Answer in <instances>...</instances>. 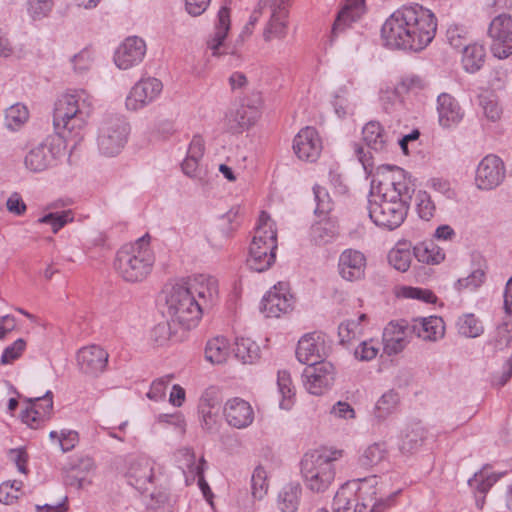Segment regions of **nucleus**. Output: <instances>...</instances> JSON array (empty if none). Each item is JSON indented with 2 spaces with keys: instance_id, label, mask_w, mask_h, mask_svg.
Masks as SVG:
<instances>
[{
  "instance_id": "obj_1",
  "label": "nucleus",
  "mask_w": 512,
  "mask_h": 512,
  "mask_svg": "<svg viewBox=\"0 0 512 512\" xmlns=\"http://www.w3.org/2000/svg\"><path fill=\"white\" fill-rule=\"evenodd\" d=\"M93 110L92 97L83 89L61 95L55 102L53 125L58 136L47 137L37 144H30L25 160H56L66 155L65 139L74 141L76 149L83 139L84 130Z\"/></svg>"
},
{
  "instance_id": "obj_2",
  "label": "nucleus",
  "mask_w": 512,
  "mask_h": 512,
  "mask_svg": "<svg viewBox=\"0 0 512 512\" xmlns=\"http://www.w3.org/2000/svg\"><path fill=\"white\" fill-rule=\"evenodd\" d=\"M436 30L434 14L414 3L394 11L383 24L381 36L390 48L421 51L434 39Z\"/></svg>"
},
{
  "instance_id": "obj_3",
  "label": "nucleus",
  "mask_w": 512,
  "mask_h": 512,
  "mask_svg": "<svg viewBox=\"0 0 512 512\" xmlns=\"http://www.w3.org/2000/svg\"><path fill=\"white\" fill-rule=\"evenodd\" d=\"M150 236L139 238L134 243L122 246L116 253L114 268L126 282H142L151 273L155 261L149 246Z\"/></svg>"
},
{
  "instance_id": "obj_4",
  "label": "nucleus",
  "mask_w": 512,
  "mask_h": 512,
  "mask_svg": "<svg viewBox=\"0 0 512 512\" xmlns=\"http://www.w3.org/2000/svg\"><path fill=\"white\" fill-rule=\"evenodd\" d=\"M344 451L333 447H321L308 451L301 460V474L307 488L321 493L335 479L334 463L343 457Z\"/></svg>"
},
{
  "instance_id": "obj_5",
  "label": "nucleus",
  "mask_w": 512,
  "mask_h": 512,
  "mask_svg": "<svg viewBox=\"0 0 512 512\" xmlns=\"http://www.w3.org/2000/svg\"><path fill=\"white\" fill-rule=\"evenodd\" d=\"M203 313L200 303L184 283L174 285L166 297L165 314L169 321L190 329L198 323Z\"/></svg>"
},
{
  "instance_id": "obj_6",
  "label": "nucleus",
  "mask_w": 512,
  "mask_h": 512,
  "mask_svg": "<svg viewBox=\"0 0 512 512\" xmlns=\"http://www.w3.org/2000/svg\"><path fill=\"white\" fill-rule=\"evenodd\" d=\"M409 207L405 200L390 197L389 192H385L377 199L369 200L368 213L376 226L392 231L402 225Z\"/></svg>"
},
{
  "instance_id": "obj_7",
  "label": "nucleus",
  "mask_w": 512,
  "mask_h": 512,
  "mask_svg": "<svg viewBox=\"0 0 512 512\" xmlns=\"http://www.w3.org/2000/svg\"><path fill=\"white\" fill-rule=\"evenodd\" d=\"M358 482L356 501L352 505V512H365L367 507H371L370 512H382L400 492V489L394 492L385 491L384 483H379L376 475L359 479Z\"/></svg>"
},
{
  "instance_id": "obj_8",
  "label": "nucleus",
  "mask_w": 512,
  "mask_h": 512,
  "mask_svg": "<svg viewBox=\"0 0 512 512\" xmlns=\"http://www.w3.org/2000/svg\"><path fill=\"white\" fill-rule=\"evenodd\" d=\"M130 126L122 116L111 115L105 118L98 137V147L106 157H116L124 148Z\"/></svg>"
},
{
  "instance_id": "obj_9",
  "label": "nucleus",
  "mask_w": 512,
  "mask_h": 512,
  "mask_svg": "<svg viewBox=\"0 0 512 512\" xmlns=\"http://www.w3.org/2000/svg\"><path fill=\"white\" fill-rule=\"evenodd\" d=\"M488 35L492 39L491 52L499 59L512 54V17L507 14L496 16L490 23Z\"/></svg>"
},
{
  "instance_id": "obj_10",
  "label": "nucleus",
  "mask_w": 512,
  "mask_h": 512,
  "mask_svg": "<svg viewBox=\"0 0 512 512\" xmlns=\"http://www.w3.org/2000/svg\"><path fill=\"white\" fill-rule=\"evenodd\" d=\"M304 386L312 395H322L335 381V367L327 361L309 365L303 372Z\"/></svg>"
},
{
  "instance_id": "obj_11",
  "label": "nucleus",
  "mask_w": 512,
  "mask_h": 512,
  "mask_svg": "<svg viewBox=\"0 0 512 512\" xmlns=\"http://www.w3.org/2000/svg\"><path fill=\"white\" fill-rule=\"evenodd\" d=\"M162 82L154 77L140 79L131 88L127 98L126 107L129 110L137 111L152 103L162 92Z\"/></svg>"
},
{
  "instance_id": "obj_12",
  "label": "nucleus",
  "mask_w": 512,
  "mask_h": 512,
  "mask_svg": "<svg viewBox=\"0 0 512 512\" xmlns=\"http://www.w3.org/2000/svg\"><path fill=\"white\" fill-rule=\"evenodd\" d=\"M128 483L141 493L148 492L156 479L155 462L149 458L133 459L126 472Z\"/></svg>"
},
{
  "instance_id": "obj_13",
  "label": "nucleus",
  "mask_w": 512,
  "mask_h": 512,
  "mask_svg": "<svg viewBox=\"0 0 512 512\" xmlns=\"http://www.w3.org/2000/svg\"><path fill=\"white\" fill-rule=\"evenodd\" d=\"M409 321L401 319L391 321L383 331L384 352L391 356L400 353L409 343L413 335Z\"/></svg>"
},
{
  "instance_id": "obj_14",
  "label": "nucleus",
  "mask_w": 512,
  "mask_h": 512,
  "mask_svg": "<svg viewBox=\"0 0 512 512\" xmlns=\"http://www.w3.org/2000/svg\"><path fill=\"white\" fill-rule=\"evenodd\" d=\"M293 296L287 292V285L279 282L263 297L261 310L267 317H280L292 310Z\"/></svg>"
},
{
  "instance_id": "obj_15",
  "label": "nucleus",
  "mask_w": 512,
  "mask_h": 512,
  "mask_svg": "<svg viewBox=\"0 0 512 512\" xmlns=\"http://www.w3.org/2000/svg\"><path fill=\"white\" fill-rule=\"evenodd\" d=\"M29 406L22 411L21 419L31 428H38L50 419L53 410V394L47 391L43 396L27 399Z\"/></svg>"
},
{
  "instance_id": "obj_16",
  "label": "nucleus",
  "mask_w": 512,
  "mask_h": 512,
  "mask_svg": "<svg viewBox=\"0 0 512 512\" xmlns=\"http://www.w3.org/2000/svg\"><path fill=\"white\" fill-rule=\"evenodd\" d=\"M293 150L299 160H317L322 151V141L313 127L302 128L293 140Z\"/></svg>"
},
{
  "instance_id": "obj_17",
  "label": "nucleus",
  "mask_w": 512,
  "mask_h": 512,
  "mask_svg": "<svg viewBox=\"0 0 512 512\" xmlns=\"http://www.w3.org/2000/svg\"><path fill=\"white\" fill-rule=\"evenodd\" d=\"M366 264V257L362 252L345 249L338 260L339 275L349 282L362 280L365 277Z\"/></svg>"
},
{
  "instance_id": "obj_18",
  "label": "nucleus",
  "mask_w": 512,
  "mask_h": 512,
  "mask_svg": "<svg viewBox=\"0 0 512 512\" xmlns=\"http://www.w3.org/2000/svg\"><path fill=\"white\" fill-rule=\"evenodd\" d=\"M146 53V44L143 39L132 36L118 47L114 55V62L120 69L127 70L138 65Z\"/></svg>"
},
{
  "instance_id": "obj_19",
  "label": "nucleus",
  "mask_w": 512,
  "mask_h": 512,
  "mask_svg": "<svg viewBox=\"0 0 512 512\" xmlns=\"http://www.w3.org/2000/svg\"><path fill=\"white\" fill-rule=\"evenodd\" d=\"M230 30V10L227 7H221L217 14L214 31L209 35L206 41L207 48L213 56H221L233 51L228 49L225 43Z\"/></svg>"
},
{
  "instance_id": "obj_20",
  "label": "nucleus",
  "mask_w": 512,
  "mask_h": 512,
  "mask_svg": "<svg viewBox=\"0 0 512 512\" xmlns=\"http://www.w3.org/2000/svg\"><path fill=\"white\" fill-rule=\"evenodd\" d=\"M184 285L189 288L192 295L199 298L198 301L203 304V310L211 307L218 298V281L213 276L195 275L189 278Z\"/></svg>"
},
{
  "instance_id": "obj_21",
  "label": "nucleus",
  "mask_w": 512,
  "mask_h": 512,
  "mask_svg": "<svg viewBox=\"0 0 512 512\" xmlns=\"http://www.w3.org/2000/svg\"><path fill=\"white\" fill-rule=\"evenodd\" d=\"M223 414L227 423L237 429L247 428L254 420L253 408L249 402L239 397H234L226 401Z\"/></svg>"
},
{
  "instance_id": "obj_22",
  "label": "nucleus",
  "mask_w": 512,
  "mask_h": 512,
  "mask_svg": "<svg viewBox=\"0 0 512 512\" xmlns=\"http://www.w3.org/2000/svg\"><path fill=\"white\" fill-rule=\"evenodd\" d=\"M108 353L97 345L81 348L77 353V363L81 371L88 375L103 372L108 363Z\"/></svg>"
},
{
  "instance_id": "obj_23",
  "label": "nucleus",
  "mask_w": 512,
  "mask_h": 512,
  "mask_svg": "<svg viewBox=\"0 0 512 512\" xmlns=\"http://www.w3.org/2000/svg\"><path fill=\"white\" fill-rule=\"evenodd\" d=\"M504 162H479L475 183L481 190H491L499 186L505 178Z\"/></svg>"
},
{
  "instance_id": "obj_24",
  "label": "nucleus",
  "mask_w": 512,
  "mask_h": 512,
  "mask_svg": "<svg viewBox=\"0 0 512 512\" xmlns=\"http://www.w3.org/2000/svg\"><path fill=\"white\" fill-rule=\"evenodd\" d=\"M409 328L413 335L425 341H437L445 334V325L441 317L430 316L427 318L413 319L409 321Z\"/></svg>"
},
{
  "instance_id": "obj_25",
  "label": "nucleus",
  "mask_w": 512,
  "mask_h": 512,
  "mask_svg": "<svg viewBox=\"0 0 512 512\" xmlns=\"http://www.w3.org/2000/svg\"><path fill=\"white\" fill-rule=\"evenodd\" d=\"M439 124L444 128L457 125L464 116L458 101L448 93H442L437 98Z\"/></svg>"
},
{
  "instance_id": "obj_26",
  "label": "nucleus",
  "mask_w": 512,
  "mask_h": 512,
  "mask_svg": "<svg viewBox=\"0 0 512 512\" xmlns=\"http://www.w3.org/2000/svg\"><path fill=\"white\" fill-rule=\"evenodd\" d=\"M277 244L270 242V245H261L257 242L251 243L247 264L256 272L267 270L275 261Z\"/></svg>"
},
{
  "instance_id": "obj_27",
  "label": "nucleus",
  "mask_w": 512,
  "mask_h": 512,
  "mask_svg": "<svg viewBox=\"0 0 512 512\" xmlns=\"http://www.w3.org/2000/svg\"><path fill=\"white\" fill-rule=\"evenodd\" d=\"M501 476L502 474H496L482 469L474 473L473 477L468 480V485L474 494L475 503L479 509L483 508L486 494Z\"/></svg>"
},
{
  "instance_id": "obj_28",
  "label": "nucleus",
  "mask_w": 512,
  "mask_h": 512,
  "mask_svg": "<svg viewBox=\"0 0 512 512\" xmlns=\"http://www.w3.org/2000/svg\"><path fill=\"white\" fill-rule=\"evenodd\" d=\"M363 139L368 149L375 152L387 151L393 139L377 121L368 122L362 130Z\"/></svg>"
},
{
  "instance_id": "obj_29",
  "label": "nucleus",
  "mask_w": 512,
  "mask_h": 512,
  "mask_svg": "<svg viewBox=\"0 0 512 512\" xmlns=\"http://www.w3.org/2000/svg\"><path fill=\"white\" fill-rule=\"evenodd\" d=\"M323 348L320 336L315 333L304 335L299 341L296 349V357L303 364L313 365L319 363L320 351Z\"/></svg>"
},
{
  "instance_id": "obj_30",
  "label": "nucleus",
  "mask_w": 512,
  "mask_h": 512,
  "mask_svg": "<svg viewBox=\"0 0 512 512\" xmlns=\"http://www.w3.org/2000/svg\"><path fill=\"white\" fill-rule=\"evenodd\" d=\"M259 110L256 106L241 105L235 111L226 115L227 126L232 132H242L254 125L259 118Z\"/></svg>"
},
{
  "instance_id": "obj_31",
  "label": "nucleus",
  "mask_w": 512,
  "mask_h": 512,
  "mask_svg": "<svg viewBox=\"0 0 512 512\" xmlns=\"http://www.w3.org/2000/svg\"><path fill=\"white\" fill-rule=\"evenodd\" d=\"M364 0H347L342 10L338 13L332 27V34L336 36L345 30L352 22L358 20L364 13Z\"/></svg>"
},
{
  "instance_id": "obj_32",
  "label": "nucleus",
  "mask_w": 512,
  "mask_h": 512,
  "mask_svg": "<svg viewBox=\"0 0 512 512\" xmlns=\"http://www.w3.org/2000/svg\"><path fill=\"white\" fill-rule=\"evenodd\" d=\"M426 430L420 423H414L407 427L400 437L399 450L403 454L416 452L426 439Z\"/></svg>"
},
{
  "instance_id": "obj_33",
  "label": "nucleus",
  "mask_w": 512,
  "mask_h": 512,
  "mask_svg": "<svg viewBox=\"0 0 512 512\" xmlns=\"http://www.w3.org/2000/svg\"><path fill=\"white\" fill-rule=\"evenodd\" d=\"M288 10H272L270 19L264 29L263 38L271 41L274 38L282 39L287 34Z\"/></svg>"
},
{
  "instance_id": "obj_34",
  "label": "nucleus",
  "mask_w": 512,
  "mask_h": 512,
  "mask_svg": "<svg viewBox=\"0 0 512 512\" xmlns=\"http://www.w3.org/2000/svg\"><path fill=\"white\" fill-rule=\"evenodd\" d=\"M272 241L274 244H277L275 223L267 212L262 211L251 243L257 242V244L261 245H270Z\"/></svg>"
},
{
  "instance_id": "obj_35",
  "label": "nucleus",
  "mask_w": 512,
  "mask_h": 512,
  "mask_svg": "<svg viewBox=\"0 0 512 512\" xmlns=\"http://www.w3.org/2000/svg\"><path fill=\"white\" fill-rule=\"evenodd\" d=\"M230 352L228 340L225 337L218 336L209 340L205 347V358L213 364L224 363Z\"/></svg>"
},
{
  "instance_id": "obj_36",
  "label": "nucleus",
  "mask_w": 512,
  "mask_h": 512,
  "mask_svg": "<svg viewBox=\"0 0 512 512\" xmlns=\"http://www.w3.org/2000/svg\"><path fill=\"white\" fill-rule=\"evenodd\" d=\"M462 53V64L467 72L474 73L480 70L485 62V49L482 45L468 44Z\"/></svg>"
},
{
  "instance_id": "obj_37",
  "label": "nucleus",
  "mask_w": 512,
  "mask_h": 512,
  "mask_svg": "<svg viewBox=\"0 0 512 512\" xmlns=\"http://www.w3.org/2000/svg\"><path fill=\"white\" fill-rule=\"evenodd\" d=\"M301 494L299 484L285 485L278 495V507L282 512H296Z\"/></svg>"
},
{
  "instance_id": "obj_38",
  "label": "nucleus",
  "mask_w": 512,
  "mask_h": 512,
  "mask_svg": "<svg viewBox=\"0 0 512 512\" xmlns=\"http://www.w3.org/2000/svg\"><path fill=\"white\" fill-rule=\"evenodd\" d=\"M259 351V346L250 338L236 339L234 354L244 364L256 361L259 358Z\"/></svg>"
},
{
  "instance_id": "obj_39",
  "label": "nucleus",
  "mask_w": 512,
  "mask_h": 512,
  "mask_svg": "<svg viewBox=\"0 0 512 512\" xmlns=\"http://www.w3.org/2000/svg\"><path fill=\"white\" fill-rule=\"evenodd\" d=\"M457 328L459 334L469 338H476L484 332L481 320L473 313L460 316L457 321Z\"/></svg>"
},
{
  "instance_id": "obj_40",
  "label": "nucleus",
  "mask_w": 512,
  "mask_h": 512,
  "mask_svg": "<svg viewBox=\"0 0 512 512\" xmlns=\"http://www.w3.org/2000/svg\"><path fill=\"white\" fill-rule=\"evenodd\" d=\"M413 254L419 262L424 264H439L445 258L444 253L433 243H420L416 245L413 249Z\"/></svg>"
},
{
  "instance_id": "obj_41",
  "label": "nucleus",
  "mask_w": 512,
  "mask_h": 512,
  "mask_svg": "<svg viewBox=\"0 0 512 512\" xmlns=\"http://www.w3.org/2000/svg\"><path fill=\"white\" fill-rule=\"evenodd\" d=\"M29 112L25 105L17 103L5 111V126L11 131L19 130L28 120Z\"/></svg>"
},
{
  "instance_id": "obj_42",
  "label": "nucleus",
  "mask_w": 512,
  "mask_h": 512,
  "mask_svg": "<svg viewBox=\"0 0 512 512\" xmlns=\"http://www.w3.org/2000/svg\"><path fill=\"white\" fill-rule=\"evenodd\" d=\"M387 456L385 443H374L368 446L359 457V464L362 467H373L382 462Z\"/></svg>"
},
{
  "instance_id": "obj_43",
  "label": "nucleus",
  "mask_w": 512,
  "mask_h": 512,
  "mask_svg": "<svg viewBox=\"0 0 512 512\" xmlns=\"http://www.w3.org/2000/svg\"><path fill=\"white\" fill-rule=\"evenodd\" d=\"M486 280V269L478 267L471 271V273L464 278H459L454 283V288L458 292L463 290L476 291L478 290Z\"/></svg>"
},
{
  "instance_id": "obj_44",
  "label": "nucleus",
  "mask_w": 512,
  "mask_h": 512,
  "mask_svg": "<svg viewBox=\"0 0 512 512\" xmlns=\"http://www.w3.org/2000/svg\"><path fill=\"white\" fill-rule=\"evenodd\" d=\"M380 102L387 113H394L400 110L404 104L403 94L397 86L387 87L380 92Z\"/></svg>"
},
{
  "instance_id": "obj_45",
  "label": "nucleus",
  "mask_w": 512,
  "mask_h": 512,
  "mask_svg": "<svg viewBox=\"0 0 512 512\" xmlns=\"http://www.w3.org/2000/svg\"><path fill=\"white\" fill-rule=\"evenodd\" d=\"M356 501V493L345 484L336 492L332 508L334 512H352V505Z\"/></svg>"
},
{
  "instance_id": "obj_46",
  "label": "nucleus",
  "mask_w": 512,
  "mask_h": 512,
  "mask_svg": "<svg viewBox=\"0 0 512 512\" xmlns=\"http://www.w3.org/2000/svg\"><path fill=\"white\" fill-rule=\"evenodd\" d=\"M479 105L488 120L495 122L500 119L502 108L499 106L497 97L493 93L486 92L481 94L479 96Z\"/></svg>"
},
{
  "instance_id": "obj_47",
  "label": "nucleus",
  "mask_w": 512,
  "mask_h": 512,
  "mask_svg": "<svg viewBox=\"0 0 512 512\" xmlns=\"http://www.w3.org/2000/svg\"><path fill=\"white\" fill-rule=\"evenodd\" d=\"M277 385L278 390L282 395L280 407L283 409H289L292 404L291 399L294 396V387L292 385L291 376L286 370L278 371Z\"/></svg>"
},
{
  "instance_id": "obj_48",
  "label": "nucleus",
  "mask_w": 512,
  "mask_h": 512,
  "mask_svg": "<svg viewBox=\"0 0 512 512\" xmlns=\"http://www.w3.org/2000/svg\"><path fill=\"white\" fill-rule=\"evenodd\" d=\"M268 492L267 472L257 466L251 476V494L254 499L261 500Z\"/></svg>"
},
{
  "instance_id": "obj_49",
  "label": "nucleus",
  "mask_w": 512,
  "mask_h": 512,
  "mask_svg": "<svg viewBox=\"0 0 512 512\" xmlns=\"http://www.w3.org/2000/svg\"><path fill=\"white\" fill-rule=\"evenodd\" d=\"M416 211L418 216L425 221L433 218L436 207L431 196L426 191H418L415 198Z\"/></svg>"
},
{
  "instance_id": "obj_50",
  "label": "nucleus",
  "mask_w": 512,
  "mask_h": 512,
  "mask_svg": "<svg viewBox=\"0 0 512 512\" xmlns=\"http://www.w3.org/2000/svg\"><path fill=\"white\" fill-rule=\"evenodd\" d=\"M447 42L455 50L462 51L468 43V32L460 25H450L446 31Z\"/></svg>"
},
{
  "instance_id": "obj_51",
  "label": "nucleus",
  "mask_w": 512,
  "mask_h": 512,
  "mask_svg": "<svg viewBox=\"0 0 512 512\" xmlns=\"http://www.w3.org/2000/svg\"><path fill=\"white\" fill-rule=\"evenodd\" d=\"M399 403V395L394 390L384 393L377 401L375 410L378 418H384L391 413Z\"/></svg>"
},
{
  "instance_id": "obj_52",
  "label": "nucleus",
  "mask_w": 512,
  "mask_h": 512,
  "mask_svg": "<svg viewBox=\"0 0 512 512\" xmlns=\"http://www.w3.org/2000/svg\"><path fill=\"white\" fill-rule=\"evenodd\" d=\"M388 261L396 270L406 272L411 265L412 253L407 249H392L388 254Z\"/></svg>"
},
{
  "instance_id": "obj_53",
  "label": "nucleus",
  "mask_w": 512,
  "mask_h": 512,
  "mask_svg": "<svg viewBox=\"0 0 512 512\" xmlns=\"http://www.w3.org/2000/svg\"><path fill=\"white\" fill-rule=\"evenodd\" d=\"M392 189V192L389 193L390 197H394L396 199L400 198L405 200L406 204L410 205L412 196L415 193L416 184L414 179L409 177L402 182H396Z\"/></svg>"
},
{
  "instance_id": "obj_54",
  "label": "nucleus",
  "mask_w": 512,
  "mask_h": 512,
  "mask_svg": "<svg viewBox=\"0 0 512 512\" xmlns=\"http://www.w3.org/2000/svg\"><path fill=\"white\" fill-rule=\"evenodd\" d=\"M377 171L384 176L385 180L390 181L392 187L396 182H402L411 177L408 172L396 165L383 164L377 168Z\"/></svg>"
},
{
  "instance_id": "obj_55",
  "label": "nucleus",
  "mask_w": 512,
  "mask_h": 512,
  "mask_svg": "<svg viewBox=\"0 0 512 512\" xmlns=\"http://www.w3.org/2000/svg\"><path fill=\"white\" fill-rule=\"evenodd\" d=\"M40 223L50 224L52 231L57 233L65 224L73 221L71 211H63L61 213H49L38 220Z\"/></svg>"
},
{
  "instance_id": "obj_56",
  "label": "nucleus",
  "mask_w": 512,
  "mask_h": 512,
  "mask_svg": "<svg viewBox=\"0 0 512 512\" xmlns=\"http://www.w3.org/2000/svg\"><path fill=\"white\" fill-rule=\"evenodd\" d=\"M315 200L317 202L315 213L317 215H326L332 210V203L330 196L325 188L315 185L313 187Z\"/></svg>"
},
{
  "instance_id": "obj_57",
  "label": "nucleus",
  "mask_w": 512,
  "mask_h": 512,
  "mask_svg": "<svg viewBox=\"0 0 512 512\" xmlns=\"http://www.w3.org/2000/svg\"><path fill=\"white\" fill-rule=\"evenodd\" d=\"M220 393L216 387L207 388L202 394L198 409H210V410H219L220 408Z\"/></svg>"
},
{
  "instance_id": "obj_58",
  "label": "nucleus",
  "mask_w": 512,
  "mask_h": 512,
  "mask_svg": "<svg viewBox=\"0 0 512 512\" xmlns=\"http://www.w3.org/2000/svg\"><path fill=\"white\" fill-rule=\"evenodd\" d=\"M26 348V342L24 339L19 338L11 345L7 346L1 356L2 364H10L14 360L18 359Z\"/></svg>"
},
{
  "instance_id": "obj_59",
  "label": "nucleus",
  "mask_w": 512,
  "mask_h": 512,
  "mask_svg": "<svg viewBox=\"0 0 512 512\" xmlns=\"http://www.w3.org/2000/svg\"><path fill=\"white\" fill-rule=\"evenodd\" d=\"M334 235V230L327 223H317L311 228V238L319 245L331 241Z\"/></svg>"
},
{
  "instance_id": "obj_60",
  "label": "nucleus",
  "mask_w": 512,
  "mask_h": 512,
  "mask_svg": "<svg viewBox=\"0 0 512 512\" xmlns=\"http://www.w3.org/2000/svg\"><path fill=\"white\" fill-rule=\"evenodd\" d=\"M172 376H165L156 379L152 382L147 397L155 402L163 400L166 395V388L171 380Z\"/></svg>"
},
{
  "instance_id": "obj_61",
  "label": "nucleus",
  "mask_w": 512,
  "mask_h": 512,
  "mask_svg": "<svg viewBox=\"0 0 512 512\" xmlns=\"http://www.w3.org/2000/svg\"><path fill=\"white\" fill-rule=\"evenodd\" d=\"M402 94L417 93L425 88V81L419 76H407L396 85Z\"/></svg>"
},
{
  "instance_id": "obj_62",
  "label": "nucleus",
  "mask_w": 512,
  "mask_h": 512,
  "mask_svg": "<svg viewBox=\"0 0 512 512\" xmlns=\"http://www.w3.org/2000/svg\"><path fill=\"white\" fill-rule=\"evenodd\" d=\"M378 347L372 340L361 342L354 351V356L360 361H370L378 354Z\"/></svg>"
},
{
  "instance_id": "obj_63",
  "label": "nucleus",
  "mask_w": 512,
  "mask_h": 512,
  "mask_svg": "<svg viewBox=\"0 0 512 512\" xmlns=\"http://www.w3.org/2000/svg\"><path fill=\"white\" fill-rule=\"evenodd\" d=\"M205 468L206 460L204 457H201L198 463H196V459L192 461L191 465H187L185 469H182L185 475L186 483H193L196 479L202 477L204 475Z\"/></svg>"
},
{
  "instance_id": "obj_64",
  "label": "nucleus",
  "mask_w": 512,
  "mask_h": 512,
  "mask_svg": "<svg viewBox=\"0 0 512 512\" xmlns=\"http://www.w3.org/2000/svg\"><path fill=\"white\" fill-rule=\"evenodd\" d=\"M22 482L14 481L13 483H2L0 485V502L4 504H11L18 498V491L20 490Z\"/></svg>"
}]
</instances>
